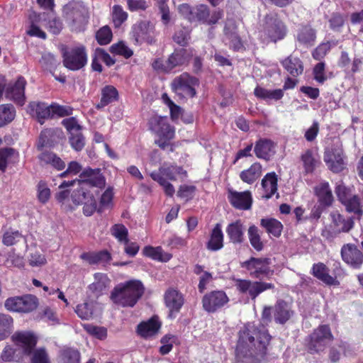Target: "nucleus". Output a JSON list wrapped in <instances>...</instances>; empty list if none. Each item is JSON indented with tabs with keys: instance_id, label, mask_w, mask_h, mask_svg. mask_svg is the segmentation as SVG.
I'll use <instances>...</instances> for the list:
<instances>
[{
	"instance_id": "f257e3e1",
	"label": "nucleus",
	"mask_w": 363,
	"mask_h": 363,
	"mask_svg": "<svg viewBox=\"0 0 363 363\" xmlns=\"http://www.w3.org/2000/svg\"><path fill=\"white\" fill-rule=\"evenodd\" d=\"M271 337L268 331H257L255 327L248 324L239 332L235 349V357L242 363H259L266 354L267 346Z\"/></svg>"
},
{
	"instance_id": "f03ea898",
	"label": "nucleus",
	"mask_w": 363,
	"mask_h": 363,
	"mask_svg": "<svg viewBox=\"0 0 363 363\" xmlns=\"http://www.w3.org/2000/svg\"><path fill=\"white\" fill-rule=\"evenodd\" d=\"M81 179L64 181L59 186L60 189H65L68 186L78 185L77 189L74 190L71 198L75 205H80L90 195L88 187L103 188L105 186L106 180L99 169H85L80 174Z\"/></svg>"
},
{
	"instance_id": "7ed1b4c3",
	"label": "nucleus",
	"mask_w": 363,
	"mask_h": 363,
	"mask_svg": "<svg viewBox=\"0 0 363 363\" xmlns=\"http://www.w3.org/2000/svg\"><path fill=\"white\" fill-rule=\"evenodd\" d=\"M179 13L190 23L214 25L223 16V11L215 10L211 12L208 6L201 4L194 6L182 4L178 6Z\"/></svg>"
},
{
	"instance_id": "20e7f679",
	"label": "nucleus",
	"mask_w": 363,
	"mask_h": 363,
	"mask_svg": "<svg viewBox=\"0 0 363 363\" xmlns=\"http://www.w3.org/2000/svg\"><path fill=\"white\" fill-rule=\"evenodd\" d=\"M141 281L131 280L116 286L111 292L112 301L122 307H133L144 293Z\"/></svg>"
},
{
	"instance_id": "39448f33",
	"label": "nucleus",
	"mask_w": 363,
	"mask_h": 363,
	"mask_svg": "<svg viewBox=\"0 0 363 363\" xmlns=\"http://www.w3.org/2000/svg\"><path fill=\"white\" fill-rule=\"evenodd\" d=\"M12 340L23 354H31V363H51L44 348L35 350L37 337L33 333L26 331L15 333L12 335Z\"/></svg>"
},
{
	"instance_id": "423d86ee",
	"label": "nucleus",
	"mask_w": 363,
	"mask_h": 363,
	"mask_svg": "<svg viewBox=\"0 0 363 363\" xmlns=\"http://www.w3.org/2000/svg\"><path fill=\"white\" fill-rule=\"evenodd\" d=\"M152 179L162 186L165 194L172 197L175 192L174 187L168 180L175 181L177 179H184L186 177V172L180 166L164 164L159 168L158 172H152Z\"/></svg>"
},
{
	"instance_id": "0eeeda50",
	"label": "nucleus",
	"mask_w": 363,
	"mask_h": 363,
	"mask_svg": "<svg viewBox=\"0 0 363 363\" xmlns=\"http://www.w3.org/2000/svg\"><path fill=\"white\" fill-rule=\"evenodd\" d=\"M334 336L328 325H320L308 335L304 342L306 351L311 354H318L324 352L328 344L333 341Z\"/></svg>"
},
{
	"instance_id": "6e6552de",
	"label": "nucleus",
	"mask_w": 363,
	"mask_h": 363,
	"mask_svg": "<svg viewBox=\"0 0 363 363\" xmlns=\"http://www.w3.org/2000/svg\"><path fill=\"white\" fill-rule=\"evenodd\" d=\"M63 13L72 30L81 31L88 23V9L82 3L73 2L67 4L63 9Z\"/></svg>"
},
{
	"instance_id": "1a4fd4ad",
	"label": "nucleus",
	"mask_w": 363,
	"mask_h": 363,
	"mask_svg": "<svg viewBox=\"0 0 363 363\" xmlns=\"http://www.w3.org/2000/svg\"><path fill=\"white\" fill-rule=\"evenodd\" d=\"M150 128L159 137L156 144L164 150L169 145V141L174 137V128L167 121V118L161 116H153L150 120Z\"/></svg>"
},
{
	"instance_id": "9d476101",
	"label": "nucleus",
	"mask_w": 363,
	"mask_h": 363,
	"mask_svg": "<svg viewBox=\"0 0 363 363\" xmlns=\"http://www.w3.org/2000/svg\"><path fill=\"white\" fill-rule=\"evenodd\" d=\"M330 223L329 230H323L322 236L329 239L340 233H349L354 225L353 217H345L338 211L331 212L330 214Z\"/></svg>"
},
{
	"instance_id": "9b49d317",
	"label": "nucleus",
	"mask_w": 363,
	"mask_h": 363,
	"mask_svg": "<svg viewBox=\"0 0 363 363\" xmlns=\"http://www.w3.org/2000/svg\"><path fill=\"white\" fill-rule=\"evenodd\" d=\"M198 84L199 80L196 78L184 72L174 79L171 86L172 91L179 98L187 99L196 95L195 86Z\"/></svg>"
},
{
	"instance_id": "f8f14e48",
	"label": "nucleus",
	"mask_w": 363,
	"mask_h": 363,
	"mask_svg": "<svg viewBox=\"0 0 363 363\" xmlns=\"http://www.w3.org/2000/svg\"><path fill=\"white\" fill-rule=\"evenodd\" d=\"M86 62L87 54L83 45L68 48L63 52V64L70 70H79L83 68Z\"/></svg>"
},
{
	"instance_id": "ddd939ff",
	"label": "nucleus",
	"mask_w": 363,
	"mask_h": 363,
	"mask_svg": "<svg viewBox=\"0 0 363 363\" xmlns=\"http://www.w3.org/2000/svg\"><path fill=\"white\" fill-rule=\"evenodd\" d=\"M38 304V298L28 294L8 298L5 302V307L12 311L28 313L35 310Z\"/></svg>"
},
{
	"instance_id": "4468645a",
	"label": "nucleus",
	"mask_w": 363,
	"mask_h": 363,
	"mask_svg": "<svg viewBox=\"0 0 363 363\" xmlns=\"http://www.w3.org/2000/svg\"><path fill=\"white\" fill-rule=\"evenodd\" d=\"M155 28L148 21H140L134 24L130 31V36L132 40L136 44H142L147 43L152 44L154 40Z\"/></svg>"
},
{
	"instance_id": "2eb2a0df",
	"label": "nucleus",
	"mask_w": 363,
	"mask_h": 363,
	"mask_svg": "<svg viewBox=\"0 0 363 363\" xmlns=\"http://www.w3.org/2000/svg\"><path fill=\"white\" fill-rule=\"evenodd\" d=\"M228 301L229 298L223 291L216 290L203 296L202 306L208 313H215L224 307Z\"/></svg>"
},
{
	"instance_id": "dca6fc26",
	"label": "nucleus",
	"mask_w": 363,
	"mask_h": 363,
	"mask_svg": "<svg viewBox=\"0 0 363 363\" xmlns=\"http://www.w3.org/2000/svg\"><path fill=\"white\" fill-rule=\"evenodd\" d=\"M346 157L342 149L331 148L324 152L323 160L328 168L333 173H340L346 167Z\"/></svg>"
},
{
	"instance_id": "f3484780",
	"label": "nucleus",
	"mask_w": 363,
	"mask_h": 363,
	"mask_svg": "<svg viewBox=\"0 0 363 363\" xmlns=\"http://www.w3.org/2000/svg\"><path fill=\"white\" fill-rule=\"evenodd\" d=\"M340 254L343 262L353 269H360L363 264V253L353 243L343 245Z\"/></svg>"
},
{
	"instance_id": "a211bd4d",
	"label": "nucleus",
	"mask_w": 363,
	"mask_h": 363,
	"mask_svg": "<svg viewBox=\"0 0 363 363\" xmlns=\"http://www.w3.org/2000/svg\"><path fill=\"white\" fill-rule=\"evenodd\" d=\"M164 300L169 311L168 316L174 318L184 303L183 294L177 289L170 287L165 291Z\"/></svg>"
},
{
	"instance_id": "6ab92c4d",
	"label": "nucleus",
	"mask_w": 363,
	"mask_h": 363,
	"mask_svg": "<svg viewBox=\"0 0 363 363\" xmlns=\"http://www.w3.org/2000/svg\"><path fill=\"white\" fill-rule=\"evenodd\" d=\"M26 81L24 77L20 76L15 82H11L6 85L5 96L12 100L16 104L23 106L25 104V87Z\"/></svg>"
},
{
	"instance_id": "aec40b11",
	"label": "nucleus",
	"mask_w": 363,
	"mask_h": 363,
	"mask_svg": "<svg viewBox=\"0 0 363 363\" xmlns=\"http://www.w3.org/2000/svg\"><path fill=\"white\" fill-rule=\"evenodd\" d=\"M223 42L234 50H239L242 48L241 39L238 34L237 26L233 20H228L225 22Z\"/></svg>"
},
{
	"instance_id": "412c9836",
	"label": "nucleus",
	"mask_w": 363,
	"mask_h": 363,
	"mask_svg": "<svg viewBox=\"0 0 363 363\" xmlns=\"http://www.w3.org/2000/svg\"><path fill=\"white\" fill-rule=\"evenodd\" d=\"M228 200L233 207L240 210L250 209L252 203L251 193L248 191L238 192L230 190Z\"/></svg>"
},
{
	"instance_id": "4be33fe9",
	"label": "nucleus",
	"mask_w": 363,
	"mask_h": 363,
	"mask_svg": "<svg viewBox=\"0 0 363 363\" xmlns=\"http://www.w3.org/2000/svg\"><path fill=\"white\" fill-rule=\"evenodd\" d=\"M27 112L32 117L37 118L40 124L44 123L45 119L51 117L50 105L44 102L32 101L29 103Z\"/></svg>"
},
{
	"instance_id": "5701e85b",
	"label": "nucleus",
	"mask_w": 363,
	"mask_h": 363,
	"mask_svg": "<svg viewBox=\"0 0 363 363\" xmlns=\"http://www.w3.org/2000/svg\"><path fill=\"white\" fill-rule=\"evenodd\" d=\"M329 268L323 262H318L313 264L311 274L328 286H335L339 281L335 277L329 274Z\"/></svg>"
},
{
	"instance_id": "b1692460",
	"label": "nucleus",
	"mask_w": 363,
	"mask_h": 363,
	"mask_svg": "<svg viewBox=\"0 0 363 363\" xmlns=\"http://www.w3.org/2000/svg\"><path fill=\"white\" fill-rule=\"evenodd\" d=\"M300 159L303 163L304 172L306 174L313 173L321 164L319 155L313 149L305 150L301 154Z\"/></svg>"
},
{
	"instance_id": "393cba45",
	"label": "nucleus",
	"mask_w": 363,
	"mask_h": 363,
	"mask_svg": "<svg viewBox=\"0 0 363 363\" xmlns=\"http://www.w3.org/2000/svg\"><path fill=\"white\" fill-rule=\"evenodd\" d=\"M235 286L240 292L248 294L253 299L266 289L263 284L251 282L250 281L243 279H237L235 281Z\"/></svg>"
},
{
	"instance_id": "a878e982",
	"label": "nucleus",
	"mask_w": 363,
	"mask_h": 363,
	"mask_svg": "<svg viewBox=\"0 0 363 363\" xmlns=\"http://www.w3.org/2000/svg\"><path fill=\"white\" fill-rule=\"evenodd\" d=\"M284 69L293 77L301 75L304 70L303 62L298 57L292 55L288 56L281 62Z\"/></svg>"
},
{
	"instance_id": "bb28decb",
	"label": "nucleus",
	"mask_w": 363,
	"mask_h": 363,
	"mask_svg": "<svg viewBox=\"0 0 363 363\" xmlns=\"http://www.w3.org/2000/svg\"><path fill=\"white\" fill-rule=\"evenodd\" d=\"M293 314L294 311L291 310L290 303L283 300L277 301L274 313L276 323L283 325L291 318Z\"/></svg>"
},
{
	"instance_id": "cd10ccee",
	"label": "nucleus",
	"mask_w": 363,
	"mask_h": 363,
	"mask_svg": "<svg viewBox=\"0 0 363 363\" xmlns=\"http://www.w3.org/2000/svg\"><path fill=\"white\" fill-rule=\"evenodd\" d=\"M314 193L318 202L324 206H330L333 202V196L328 182H323L314 187Z\"/></svg>"
},
{
	"instance_id": "c85d7f7f",
	"label": "nucleus",
	"mask_w": 363,
	"mask_h": 363,
	"mask_svg": "<svg viewBox=\"0 0 363 363\" xmlns=\"http://www.w3.org/2000/svg\"><path fill=\"white\" fill-rule=\"evenodd\" d=\"M316 39V31L310 25H303L298 29L296 40L306 47H311L314 45Z\"/></svg>"
},
{
	"instance_id": "c756f323",
	"label": "nucleus",
	"mask_w": 363,
	"mask_h": 363,
	"mask_svg": "<svg viewBox=\"0 0 363 363\" xmlns=\"http://www.w3.org/2000/svg\"><path fill=\"white\" fill-rule=\"evenodd\" d=\"M161 327V323L158 318L154 316L147 322H143L138 325V334L145 338L152 337L157 333Z\"/></svg>"
},
{
	"instance_id": "7c9ffc66",
	"label": "nucleus",
	"mask_w": 363,
	"mask_h": 363,
	"mask_svg": "<svg viewBox=\"0 0 363 363\" xmlns=\"http://www.w3.org/2000/svg\"><path fill=\"white\" fill-rule=\"evenodd\" d=\"M230 241L234 244L242 243L244 240V227L240 220L230 223L226 228Z\"/></svg>"
},
{
	"instance_id": "2f4dec72",
	"label": "nucleus",
	"mask_w": 363,
	"mask_h": 363,
	"mask_svg": "<svg viewBox=\"0 0 363 363\" xmlns=\"http://www.w3.org/2000/svg\"><path fill=\"white\" fill-rule=\"evenodd\" d=\"M110 283L111 281L106 274L96 273L94 274V281L89 285V289L96 296H100L107 291L110 286Z\"/></svg>"
},
{
	"instance_id": "473e14b6",
	"label": "nucleus",
	"mask_w": 363,
	"mask_h": 363,
	"mask_svg": "<svg viewBox=\"0 0 363 363\" xmlns=\"http://www.w3.org/2000/svg\"><path fill=\"white\" fill-rule=\"evenodd\" d=\"M223 247V233L221 230V225L217 223L210 235V239L207 242L206 247L211 251H218Z\"/></svg>"
},
{
	"instance_id": "72a5a7b5",
	"label": "nucleus",
	"mask_w": 363,
	"mask_h": 363,
	"mask_svg": "<svg viewBox=\"0 0 363 363\" xmlns=\"http://www.w3.org/2000/svg\"><path fill=\"white\" fill-rule=\"evenodd\" d=\"M81 258L91 264H106L111 260V256L108 251L103 250L98 252L83 253L81 255Z\"/></svg>"
},
{
	"instance_id": "f704fd0d",
	"label": "nucleus",
	"mask_w": 363,
	"mask_h": 363,
	"mask_svg": "<svg viewBox=\"0 0 363 363\" xmlns=\"http://www.w3.org/2000/svg\"><path fill=\"white\" fill-rule=\"evenodd\" d=\"M38 158L42 163L50 164L57 170H62L65 167V162L54 152H43Z\"/></svg>"
},
{
	"instance_id": "c9c22d12",
	"label": "nucleus",
	"mask_w": 363,
	"mask_h": 363,
	"mask_svg": "<svg viewBox=\"0 0 363 363\" xmlns=\"http://www.w3.org/2000/svg\"><path fill=\"white\" fill-rule=\"evenodd\" d=\"M118 93L117 89L111 86L107 85L104 86L101 90V99L96 108H101L107 106L108 104L116 101L118 99Z\"/></svg>"
},
{
	"instance_id": "e433bc0d",
	"label": "nucleus",
	"mask_w": 363,
	"mask_h": 363,
	"mask_svg": "<svg viewBox=\"0 0 363 363\" xmlns=\"http://www.w3.org/2000/svg\"><path fill=\"white\" fill-rule=\"evenodd\" d=\"M272 143L269 139H260L255 147V152L257 157L269 160L271 157Z\"/></svg>"
},
{
	"instance_id": "4c0bfd02",
	"label": "nucleus",
	"mask_w": 363,
	"mask_h": 363,
	"mask_svg": "<svg viewBox=\"0 0 363 363\" xmlns=\"http://www.w3.org/2000/svg\"><path fill=\"white\" fill-rule=\"evenodd\" d=\"M189 54L186 50L180 49L173 52L167 60L170 71L177 66H181L188 61Z\"/></svg>"
},
{
	"instance_id": "58836bf2",
	"label": "nucleus",
	"mask_w": 363,
	"mask_h": 363,
	"mask_svg": "<svg viewBox=\"0 0 363 363\" xmlns=\"http://www.w3.org/2000/svg\"><path fill=\"white\" fill-rule=\"evenodd\" d=\"M143 254L153 259L162 262H167L172 257L170 254L164 252L160 247L146 246L143 249Z\"/></svg>"
},
{
	"instance_id": "ea45409f",
	"label": "nucleus",
	"mask_w": 363,
	"mask_h": 363,
	"mask_svg": "<svg viewBox=\"0 0 363 363\" xmlns=\"http://www.w3.org/2000/svg\"><path fill=\"white\" fill-rule=\"evenodd\" d=\"M261 169L259 164L254 163L249 169L241 172L240 177L244 182L252 184L260 176Z\"/></svg>"
},
{
	"instance_id": "a19ab883",
	"label": "nucleus",
	"mask_w": 363,
	"mask_h": 363,
	"mask_svg": "<svg viewBox=\"0 0 363 363\" xmlns=\"http://www.w3.org/2000/svg\"><path fill=\"white\" fill-rule=\"evenodd\" d=\"M16 116V109L11 104L0 105V128L10 123Z\"/></svg>"
},
{
	"instance_id": "79ce46f5",
	"label": "nucleus",
	"mask_w": 363,
	"mask_h": 363,
	"mask_svg": "<svg viewBox=\"0 0 363 363\" xmlns=\"http://www.w3.org/2000/svg\"><path fill=\"white\" fill-rule=\"evenodd\" d=\"M13 322L9 315L0 313V341L8 337L12 333Z\"/></svg>"
},
{
	"instance_id": "37998d69",
	"label": "nucleus",
	"mask_w": 363,
	"mask_h": 363,
	"mask_svg": "<svg viewBox=\"0 0 363 363\" xmlns=\"http://www.w3.org/2000/svg\"><path fill=\"white\" fill-rule=\"evenodd\" d=\"M40 19H41V14L37 15L33 13L30 15V26L27 30V34L30 36H35L42 39H45L46 33L36 24L38 20Z\"/></svg>"
},
{
	"instance_id": "c03bdc74",
	"label": "nucleus",
	"mask_w": 363,
	"mask_h": 363,
	"mask_svg": "<svg viewBox=\"0 0 363 363\" xmlns=\"http://www.w3.org/2000/svg\"><path fill=\"white\" fill-rule=\"evenodd\" d=\"M59 363H80V353L77 350L67 348L61 352Z\"/></svg>"
},
{
	"instance_id": "a18cd8bd",
	"label": "nucleus",
	"mask_w": 363,
	"mask_h": 363,
	"mask_svg": "<svg viewBox=\"0 0 363 363\" xmlns=\"http://www.w3.org/2000/svg\"><path fill=\"white\" fill-rule=\"evenodd\" d=\"M247 234L251 245L257 251H261L264 247V243L261 240L258 228L254 225L250 226Z\"/></svg>"
},
{
	"instance_id": "49530a36",
	"label": "nucleus",
	"mask_w": 363,
	"mask_h": 363,
	"mask_svg": "<svg viewBox=\"0 0 363 363\" xmlns=\"http://www.w3.org/2000/svg\"><path fill=\"white\" fill-rule=\"evenodd\" d=\"M342 204L345 205L347 212L354 213L358 216L362 214L360 199L358 196L354 195L352 197H349L347 200L343 201Z\"/></svg>"
},
{
	"instance_id": "de8ad7c7",
	"label": "nucleus",
	"mask_w": 363,
	"mask_h": 363,
	"mask_svg": "<svg viewBox=\"0 0 363 363\" xmlns=\"http://www.w3.org/2000/svg\"><path fill=\"white\" fill-rule=\"evenodd\" d=\"M21 352L17 350L11 345H6L1 354V359L4 362H18L21 359Z\"/></svg>"
},
{
	"instance_id": "09e8293b",
	"label": "nucleus",
	"mask_w": 363,
	"mask_h": 363,
	"mask_svg": "<svg viewBox=\"0 0 363 363\" xmlns=\"http://www.w3.org/2000/svg\"><path fill=\"white\" fill-rule=\"evenodd\" d=\"M287 34V28L285 23L278 19H274V43L282 40Z\"/></svg>"
},
{
	"instance_id": "8fccbe9b",
	"label": "nucleus",
	"mask_w": 363,
	"mask_h": 363,
	"mask_svg": "<svg viewBox=\"0 0 363 363\" xmlns=\"http://www.w3.org/2000/svg\"><path fill=\"white\" fill-rule=\"evenodd\" d=\"M75 312L82 319H89L93 315V306L90 303H83L77 306Z\"/></svg>"
},
{
	"instance_id": "3c124183",
	"label": "nucleus",
	"mask_w": 363,
	"mask_h": 363,
	"mask_svg": "<svg viewBox=\"0 0 363 363\" xmlns=\"http://www.w3.org/2000/svg\"><path fill=\"white\" fill-rule=\"evenodd\" d=\"M16 152L12 148H4L0 150V169L4 172L7 164L11 161Z\"/></svg>"
},
{
	"instance_id": "603ef678",
	"label": "nucleus",
	"mask_w": 363,
	"mask_h": 363,
	"mask_svg": "<svg viewBox=\"0 0 363 363\" xmlns=\"http://www.w3.org/2000/svg\"><path fill=\"white\" fill-rule=\"evenodd\" d=\"M325 63L320 62L317 63L313 69V79L319 84H323L326 80L327 77L325 73Z\"/></svg>"
},
{
	"instance_id": "864d4df0",
	"label": "nucleus",
	"mask_w": 363,
	"mask_h": 363,
	"mask_svg": "<svg viewBox=\"0 0 363 363\" xmlns=\"http://www.w3.org/2000/svg\"><path fill=\"white\" fill-rule=\"evenodd\" d=\"M83 327L89 334L99 339H104L107 335L106 329L104 327L96 326L92 324H84Z\"/></svg>"
},
{
	"instance_id": "5fc2aeb1",
	"label": "nucleus",
	"mask_w": 363,
	"mask_h": 363,
	"mask_svg": "<svg viewBox=\"0 0 363 363\" xmlns=\"http://www.w3.org/2000/svg\"><path fill=\"white\" fill-rule=\"evenodd\" d=\"M96 38L100 45H107L112 39L111 30L108 26H104L98 30Z\"/></svg>"
},
{
	"instance_id": "6e6d98bb",
	"label": "nucleus",
	"mask_w": 363,
	"mask_h": 363,
	"mask_svg": "<svg viewBox=\"0 0 363 363\" xmlns=\"http://www.w3.org/2000/svg\"><path fill=\"white\" fill-rule=\"evenodd\" d=\"M51 117L55 115L60 117L70 116L72 114V108L68 106H61L53 103L50 105Z\"/></svg>"
},
{
	"instance_id": "4d7b16f0",
	"label": "nucleus",
	"mask_w": 363,
	"mask_h": 363,
	"mask_svg": "<svg viewBox=\"0 0 363 363\" xmlns=\"http://www.w3.org/2000/svg\"><path fill=\"white\" fill-rule=\"evenodd\" d=\"M112 235L121 242H128V229L122 224H116L111 229Z\"/></svg>"
},
{
	"instance_id": "13d9d810",
	"label": "nucleus",
	"mask_w": 363,
	"mask_h": 363,
	"mask_svg": "<svg viewBox=\"0 0 363 363\" xmlns=\"http://www.w3.org/2000/svg\"><path fill=\"white\" fill-rule=\"evenodd\" d=\"M110 50L112 53L122 55L125 58H129L133 55V51L123 42L112 45Z\"/></svg>"
},
{
	"instance_id": "bf43d9fd",
	"label": "nucleus",
	"mask_w": 363,
	"mask_h": 363,
	"mask_svg": "<svg viewBox=\"0 0 363 363\" xmlns=\"http://www.w3.org/2000/svg\"><path fill=\"white\" fill-rule=\"evenodd\" d=\"M262 187L264 194L262 197L269 199L272 196V172L267 173L262 180Z\"/></svg>"
},
{
	"instance_id": "052dcab7",
	"label": "nucleus",
	"mask_w": 363,
	"mask_h": 363,
	"mask_svg": "<svg viewBox=\"0 0 363 363\" xmlns=\"http://www.w3.org/2000/svg\"><path fill=\"white\" fill-rule=\"evenodd\" d=\"M128 14L121 6L116 5L113 8V21L116 27H119L126 19Z\"/></svg>"
},
{
	"instance_id": "680f3d73",
	"label": "nucleus",
	"mask_w": 363,
	"mask_h": 363,
	"mask_svg": "<svg viewBox=\"0 0 363 363\" xmlns=\"http://www.w3.org/2000/svg\"><path fill=\"white\" fill-rule=\"evenodd\" d=\"M22 237L18 230H9L4 233L2 242L5 245H14Z\"/></svg>"
},
{
	"instance_id": "e2e57ef3",
	"label": "nucleus",
	"mask_w": 363,
	"mask_h": 363,
	"mask_svg": "<svg viewBox=\"0 0 363 363\" xmlns=\"http://www.w3.org/2000/svg\"><path fill=\"white\" fill-rule=\"evenodd\" d=\"M38 199L43 203H46L50 197V190L47 184L40 181L37 186Z\"/></svg>"
},
{
	"instance_id": "0e129e2a",
	"label": "nucleus",
	"mask_w": 363,
	"mask_h": 363,
	"mask_svg": "<svg viewBox=\"0 0 363 363\" xmlns=\"http://www.w3.org/2000/svg\"><path fill=\"white\" fill-rule=\"evenodd\" d=\"M260 264H257L256 269L251 272L257 278H260L262 275H265L269 272L270 259H259Z\"/></svg>"
},
{
	"instance_id": "69168bd1",
	"label": "nucleus",
	"mask_w": 363,
	"mask_h": 363,
	"mask_svg": "<svg viewBox=\"0 0 363 363\" xmlns=\"http://www.w3.org/2000/svg\"><path fill=\"white\" fill-rule=\"evenodd\" d=\"M62 123L65 127L67 130L70 133V135L80 132L81 126L78 123L77 119L74 117L64 119L62 121Z\"/></svg>"
},
{
	"instance_id": "338daca9",
	"label": "nucleus",
	"mask_w": 363,
	"mask_h": 363,
	"mask_svg": "<svg viewBox=\"0 0 363 363\" xmlns=\"http://www.w3.org/2000/svg\"><path fill=\"white\" fill-rule=\"evenodd\" d=\"M82 204H84L83 213L86 216H91L96 209V201L93 195H89Z\"/></svg>"
},
{
	"instance_id": "774afa93",
	"label": "nucleus",
	"mask_w": 363,
	"mask_h": 363,
	"mask_svg": "<svg viewBox=\"0 0 363 363\" xmlns=\"http://www.w3.org/2000/svg\"><path fill=\"white\" fill-rule=\"evenodd\" d=\"M329 50L330 45L328 43H321L312 52V57L314 60L320 61L325 57Z\"/></svg>"
}]
</instances>
